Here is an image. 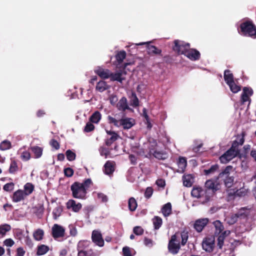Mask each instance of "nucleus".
I'll return each mask as SVG.
<instances>
[{"label":"nucleus","mask_w":256,"mask_h":256,"mask_svg":"<svg viewBox=\"0 0 256 256\" xmlns=\"http://www.w3.org/2000/svg\"><path fill=\"white\" fill-rule=\"evenodd\" d=\"M92 184V182L90 178H86L82 182H74L70 186L72 196L75 198L85 199L87 191Z\"/></svg>","instance_id":"f257e3e1"},{"label":"nucleus","mask_w":256,"mask_h":256,"mask_svg":"<svg viewBox=\"0 0 256 256\" xmlns=\"http://www.w3.org/2000/svg\"><path fill=\"white\" fill-rule=\"evenodd\" d=\"M238 32L242 36L256 38V26L252 20H246L241 22Z\"/></svg>","instance_id":"f03ea898"},{"label":"nucleus","mask_w":256,"mask_h":256,"mask_svg":"<svg viewBox=\"0 0 256 256\" xmlns=\"http://www.w3.org/2000/svg\"><path fill=\"white\" fill-rule=\"evenodd\" d=\"M108 120L109 124H113L116 127L122 126L125 130L130 128L135 124L134 120L132 118H126L117 120L110 116H108Z\"/></svg>","instance_id":"7ed1b4c3"},{"label":"nucleus","mask_w":256,"mask_h":256,"mask_svg":"<svg viewBox=\"0 0 256 256\" xmlns=\"http://www.w3.org/2000/svg\"><path fill=\"white\" fill-rule=\"evenodd\" d=\"M191 195L194 198H202V203L208 202L210 200V192L200 186H195L193 187Z\"/></svg>","instance_id":"20e7f679"},{"label":"nucleus","mask_w":256,"mask_h":256,"mask_svg":"<svg viewBox=\"0 0 256 256\" xmlns=\"http://www.w3.org/2000/svg\"><path fill=\"white\" fill-rule=\"evenodd\" d=\"M233 167L232 166H227L218 174V178H221L224 180V185L227 188H230L234 181V178L232 176H230V172L232 170Z\"/></svg>","instance_id":"39448f33"},{"label":"nucleus","mask_w":256,"mask_h":256,"mask_svg":"<svg viewBox=\"0 0 256 256\" xmlns=\"http://www.w3.org/2000/svg\"><path fill=\"white\" fill-rule=\"evenodd\" d=\"M174 45L172 46V50L178 55H186L187 51L190 48V44L184 41L176 40L174 41Z\"/></svg>","instance_id":"423d86ee"},{"label":"nucleus","mask_w":256,"mask_h":256,"mask_svg":"<svg viewBox=\"0 0 256 256\" xmlns=\"http://www.w3.org/2000/svg\"><path fill=\"white\" fill-rule=\"evenodd\" d=\"M168 251L172 254H177L180 249V244L178 240L176 234L172 236L170 240L168 246Z\"/></svg>","instance_id":"0eeeda50"},{"label":"nucleus","mask_w":256,"mask_h":256,"mask_svg":"<svg viewBox=\"0 0 256 256\" xmlns=\"http://www.w3.org/2000/svg\"><path fill=\"white\" fill-rule=\"evenodd\" d=\"M202 248L207 252H212L215 248L214 236H211L204 238L202 242Z\"/></svg>","instance_id":"6e6552de"},{"label":"nucleus","mask_w":256,"mask_h":256,"mask_svg":"<svg viewBox=\"0 0 256 256\" xmlns=\"http://www.w3.org/2000/svg\"><path fill=\"white\" fill-rule=\"evenodd\" d=\"M218 184L212 180H208L206 181L204 188L206 192H210V198L219 189Z\"/></svg>","instance_id":"1a4fd4ad"},{"label":"nucleus","mask_w":256,"mask_h":256,"mask_svg":"<svg viewBox=\"0 0 256 256\" xmlns=\"http://www.w3.org/2000/svg\"><path fill=\"white\" fill-rule=\"evenodd\" d=\"M64 228L58 224H54L52 228V236L54 239L64 236Z\"/></svg>","instance_id":"9d476101"},{"label":"nucleus","mask_w":256,"mask_h":256,"mask_svg":"<svg viewBox=\"0 0 256 256\" xmlns=\"http://www.w3.org/2000/svg\"><path fill=\"white\" fill-rule=\"evenodd\" d=\"M92 241L97 246L102 247L104 246V240L100 232L97 230H94L92 234Z\"/></svg>","instance_id":"9b49d317"},{"label":"nucleus","mask_w":256,"mask_h":256,"mask_svg":"<svg viewBox=\"0 0 256 256\" xmlns=\"http://www.w3.org/2000/svg\"><path fill=\"white\" fill-rule=\"evenodd\" d=\"M209 220L208 218H203L196 220L193 225L194 230L198 232H201L208 224Z\"/></svg>","instance_id":"f8f14e48"},{"label":"nucleus","mask_w":256,"mask_h":256,"mask_svg":"<svg viewBox=\"0 0 256 256\" xmlns=\"http://www.w3.org/2000/svg\"><path fill=\"white\" fill-rule=\"evenodd\" d=\"M237 156L236 153L230 148L220 156V160L222 163L226 164Z\"/></svg>","instance_id":"ddd939ff"},{"label":"nucleus","mask_w":256,"mask_h":256,"mask_svg":"<svg viewBox=\"0 0 256 256\" xmlns=\"http://www.w3.org/2000/svg\"><path fill=\"white\" fill-rule=\"evenodd\" d=\"M244 210H240L238 212L232 214L229 218L228 222L230 224H233L236 223L238 218H245L247 217V214L243 212Z\"/></svg>","instance_id":"4468645a"},{"label":"nucleus","mask_w":256,"mask_h":256,"mask_svg":"<svg viewBox=\"0 0 256 256\" xmlns=\"http://www.w3.org/2000/svg\"><path fill=\"white\" fill-rule=\"evenodd\" d=\"M66 208L75 212H78L82 208V205L80 203H76L74 200H70L66 204Z\"/></svg>","instance_id":"2eb2a0df"},{"label":"nucleus","mask_w":256,"mask_h":256,"mask_svg":"<svg viewBox=\"0 0 256 256\" xmlns=\"http://www.w3.org/2000/svg\"><path fill=\"white\" fill-rule=\"evenodd\" d=\"M185 56L192 60L196 61L200 58V54L196 49L190 48Z\"/></svg>","instance_id":"dca6fc26"},{"label":"nucleus","mask_w":256,"mask_h":256,"mask_svg":"<svg viewBox=\"0 0 256 256\" xmlns=\"http://www.w3.org/2000/svg\"><path fill=\"white\" fill-rule=\"evenodd\" d=\"M150 154H152L155 158L160 160H164L168 158L167 152L164 151L158 150L154 148H151L150 149Z\"/></svg>","instance_id":"f3484780"},{"label":"nucleus","mask_w":256,"mask_h":256,"mask_svg":"<svg viewBox=\"0 0 256 256\" xmlns=\"http://www.w3.org/2000/svg\"><path fill=\"white\" fill-rule=\"evenodd\" d=\"M144 44H146V49L148 54L150 55H156L161 54V50L158 48L156 46H154L150 44L148 42L140 43L139 44H138V45H142Z\"/></svg>","instance_id":"a211bd4d"},{"label":"nucleus","mask_w":256,"mask_h":256,"mask_svg":"<svg viewBox=\"0 0 256 256\" xmlns=\"http://www.w3.org/2000/svg\"><path fill=\"white\" fill-rule=\"evenodd\" d=\"M116 108L122 112L126 111V110H130L128 106L127 99L126 97H122L116 104Z\"/></svg>","instance_id":"6ab92c4d"},{"label":"nucleus","mask_w":256,"mask_h":256,"mask_svg":"<svg viewBox=\"0 0 256 256\" xmlns=\"http://www.w3.org/2000/svg\"><path fill=\"white\" fill-rule=\"evenodd\" d=\"M126 51L124 50L117 52L115 56L116 61L114 62V64L116 65V67H120L119 66L122 64L124 60L126 58Z\"/></svg>","instance_id":"aec40b11"},{"label":"nucleus","mask_w":256,"mask_h":256,"mask_svg":"<svg viewBox=\"0 0 256 256\" xmlns=\"http://www.w3.org/2000/svg\"><path fill=\"white\" fill-rule=\"evenodd\" d=\"M94 72L102 78L106 79L109 78L110 71L108 69H104L102 68H98L94 70Z\"/></svg>","instance_id":"412c9836"},{"label":"nucleus","mask_w":256,"mask_h":256,"mask_svg":"<svg viewBox=\"0 0 256 256\" xmlns=\"http://www.w3.org/2000/svg\"><path fill=\"white\" fill-rule=\"evenodd\" d=\"M26 196L22 190H18L15 192L12 197V201L15 202H19L25 198Z\"/></svg>","instance_id":"4be33fe9"},{"label":"nucleus","mask_w":256,"mask_h":256,"mask_svg":"<svg viewBox=\"0 0 256 256\" xmlns=\"http://www.w3.org/2000/svg\"><path fill=\"white\" fill-rule=\"evenodd\" d=\"M178 167V172H184L187 166V160L186 158L180 156L177 162Z\"/></svg>","instance_id":"5701e85b"},{"label":"nucleus","mask_w":256,"mask_h":256,"mask_svg":"<svg viewBox=\"0 0 256 256\" xmlns=\"http://www.w3.org/2000/svg\"><path fill=\"white\" fill-rule=\"evenodd\" d=\"M122 70L116 73H112L110 72V78L112 81H118L120 82H122V81L124 80V78H122Z\"/></svg>","instance_id":"b1692460"},{"label":"nucleus","mask_w":256,"mask_h":256,"mask_svg":"<svg viewBox=\"0 0 256 256\" xmlns=\"http://www.w3.org/2000/svg\"><path fill=\"white\" fill-rule=\"evenodd\" d=\"M104 172L106 174L110 175L112 174L114 170L113 162L107 161L104 164Z\"/></svg>","instance_id":"393cba45"},{"label":"nucleus","mask_w":256,"mask_h":256,"mask_svg":"<svg viewBox=\"0 0 256 256\" xmlns=\"http://www.w3.org/2000/svg\"><path fill=\"white\" fill-rule=\"evenodd\" d=\"M162 212L164 216L167 217L171 214L172 212V204L170 202H168L164 204L162 209Z\"/></svg>","instance_id":"a878e982"},{"label":"nucleus","mask_w":256,"mask_h":256,"mask_svg":"<svg viewBox=\"0 0 256 256\" xmlns=\"http://www.w3.org/2000/svg\"><path fill=\"white\" fill-rule=\"evenodd\" d=\"M90 242L87 240H80L77 244L76 249L78 252L82 251L84 249H87L89 248Z\"/></svg>","instance_id":"bb28decb"},{"label":"nucleus","mask_w":256,"mask_h":256,"mask_svg":"<svg viewBox=\"0 0 256 256\" xmlns=\"http://www.w3.org/2000/svg\"><path fill=\"white\" fill-rule=\"evenodd\" d=\"M224 80L227 84H230L234 82V76L229 70H226L224 72Z\"/></svg>","instance_id":"cd10ccee"},{"label":"nucleus","mask_w":256,"mask_h":256,"mask_svg":"<svg viewBox=\"0 0 256 256\" xmlns=\"http://www.w3.org/2000/svg\"><path fill=\"white\" fill-rule=\"evenodd\" d=\"M24 190H23L24 194L26 196L30 194L34 190V186L33 184L30 182H27L24 186Z\"/></svg>","instance_id":"c85d7f7f"},{"label":"nucleus","mask_w":256,"mask_h":256,"mask_svg":"<svg viewBox=\"0 0 256 256\" xmlns=\"http://www.w3.org/2000/svg\"><path fill=\"white\" fill-rule=\"evenodd\" d=\"M102 114L98 111H96L90 118V121L91 122L98 124L100 120Z\"/></svg>","instance_id":"c756f323"},{"label":"nucleus","mask_w":256,"mask_h":256,"mask_svg":"<svg viewBox=\"0 0 256 256\" xmlns=\"http://www.w3.org/2000/svg\"><path fill=\"white\" fill-rule=\"evenodd\" d=\"M44 236V232L40 228L37 229L33 233V237L37 241L41 240L43 238Z\"/></svg>","instance_id":"7c9ffc66"},{"label":"nucleus","mask_w":256,"mask_h":256,"mask_svg":"<svg viewBox=\"0 0 256 256\" xmlns=\"http://www.w3.org/2000/svg\"><path fill=\"white\" fill-rule=\"evenodd\" d=\"M152 222L154 230H158L162 224V218L158 216H154L152 219Z\"/></svg>","instance_id":"2f4dec72"},{"label":"nucleus","mask_w":256,"mask_h":256,"mask_svg":"<svg viewBox=\"0 0 256 256\" xmlns=\"http://www.w3.org/2000/svg\"><path fill=\"white\" fill-rule=\"evenodd\" d=\"M32 152L34 154L35 158H40L42 154V148L38 146H34L30 147Z\"/></svg>","instance_id":"473e14b6"},{"label":"nucleus","mask_w":256,"mask_h":256,"mask_svg":"<svg viewBox=\"0 0 256 256\" xmlns=\"http://www.w3.org/2000/svg\"><path fill=\"white\" fill-rule=\"evenodd\" d=\"M128 209L131 212H134L138 206L137 202L136 200V199L132 197L129 198L128 201Z\"/></svg>","instance_id":"72a5a7b5"},{"label":"nucleus","mask_w":256,"mask_h":256,"mask_svg":"<svg viewBox=\"0 0 256 256\" xmlns=\"http://www.w3.org/2000/svg\"><path fill=\"white\" fill-rule=\"evenodd\" d=\"M108 88V86L106 82L103 80L100 81L96 86V90L100 92H102Z\"/></svg>","instance_id":"f704fd0d"},{"label":"nucleus","mask_w":256,"mask_h":256,"mask_svg":"<svg viewBox=\"0 0 256 256\" xmlns=\"http://www.w3.org/2000/svg\"><path fill=\"white\" fill-rule=\"evenodd\" d=\"M130 104L134 108H136L139 106L138 98L136 93L133 92H132V96H130Z\"/></svg>","instance_id":"c9c22d12"},{"label":"nucleus","mask_w":256,"mask_h":256,"mask_svg":"<svg viewBox=\"0 0 256 256\" xmlns=\"http://www.w3.org/2000/svg\"><path fill=\"white\" fill-rule=\"evenodd\" d=\"M49 250V247L47 246L42 244L38 247L36 254L38 256H42L46 254Z\"/></svg>","instance_id":"e433bc0d"},{"label":"nucleus","mask_w":256,"mask_h":256,"mask_svg":"<svg viewBox=\"0 0 256 256\" xmlns=\"http://www.w3.org/2000/svg\"><path fill=\"white\" fill-rule=\"evenodd\" d=\"M11 229L10 225L4 224L0 226V238L3 237L6 234V232L10 231Z\"/></svg>","instance_id":"4c0bfd02"},{"label":"nucleus","mask_w":256,"mask_h":256,"mask_svg":"<svg viewBox=\"0 0 256 256\" xmlns=\"http://www.w3.org/2000/svg\"><path fill=\"white\" fill-rule=\"evenodd\" d=\"M213 224L215 227L216 232H218V234H220L223 231L224 229V226L219 220L214 221L213 222Z\"/></svg>","instance_id":"58836bf2"},{"label":"nucleus","mask_w":256,"mask_h":256,"mask_svg":"<svg viewBox=\"0 0 256 256\" xmlns=\"http://www.w3.org/2000/svg\"><path fill=\"white\" fill-rule=\"evenodd\" d=\"M192 177L191 175L188 174L182 176L183 184L186 187H190L192 185V182L191 180Z\"/></svg>","instance_id":"ea45409f"},{"label":"nucleus","mask_w":256,"mask_h":256,"mask_svg":"<svg viewBox=\"0 0 256 256\" xmlns=\"http://www.w3.org/2000/svg\"><path fill=\"white\" fill-rule=\"evenodd\" d=\"M180 237L182 238L181 245L184 246L187 242L188 238V232L186 230H183L180 232Z\"/></svg>","instance_id":"a19ab883"},{"label":"nucleus","mask_w":256,"mask_h":256,"mask_svg":"<svg viewBox=\"0 0 256 256\" xmlns=\"http://www.w3.org/2000/svg\"><path fill=\"white\" fill-rule=\"evenodd\" d=\"M119 138L118 134L110 136V138H107L105 140V144L108 146H110L114 142H116Z\"/></svg>","instance_id":"79ce46f5"},{"label":"nucleus","mask_w":256,"mask_h":256,"mask_svg":"<svg viewBox=\"0 0 256 256\" xmlns=\"http://www.w3.org/2000/svg\"><path fill=\"white\" fill-rule=\"evenodd\" d=\"M219 168V166L218 164L212 165L210 168L208 170H204V173L206 175H208L210 174H214Z\"/></svg>","instance_id":"37998d69"},{"label":"nucleus","mask_w":256,"mask_h":256,"mask_svg":"<svg viewBox=\"0 0 256 256\" xmlns=\"http://www.w3.org/2000/svg\"><path fill=\"white\" fill-rule=\"evenodd\" d=\"M95 254L92 248L87 250L86 252L80 251L78 252V256H94Z\"/></svg>","instance_id":"c03bdc74"},{"label":"nucleus","mask_w":256,"mask_h":256,"mask_svg":"<svg viewBox=\"0 0 256 256\" xmlns=\"http://www.w3.org/2000/svg\"><path fill=\"white\" fill-rule=\"evenodd\" d=\"M11 148V143L10 141L5 140L2 142L0 144V150H5L10 149Z\"/></svg>","instance_id":"a18cd8bd"},{"label":"nucleus","mask_w":256,"mask_h":256,"mask_svg":"<svg viewBox=\"0 0 256 256\" xmlns=\"http://www.w3.org/2000/svg\"><path fill=\"white\" fill-rule=\"evenodd\" d=\"M62 209L60 206L55 208L52 211V216L54 220H56L61 214Z\"/></svg>","instance_id":"49530a36"},{"label":"nucleus","mask_w":256,"mask_h":256,"mask_svg":"<svg viewBox=\"0 0 256 256\" xmlns=\"http://www.w3.org/2000/svg\"><path fill=\"white\" fill-rule=\"evenodd\" d=\"M239 146H240L239 142H237L236 140H234L233 142L232 146L230 148V149L231 150H232L234 152L236 153L238 156L240 153Z\"/></svg>","instance_id":"de8ad7c7"},{"label":"nucleus","mask_w":256,"mask_h":256,"mask_svg":"<svg viewBox=\"0 0 256 256\" xmlns=\"http://www.w3.org/2000/svg\"><path fill=\"white\" fill-rule=\"evenodd\" d=\"M247 192L248 190L244 188H240V189L236 190L235 191L236 196L238 197L244 196L246 195Z\"/></svg>","instance_id":"09e8293b"},{"label":"nucleus","mask_w":256,"mask_h":256,"mask_svg":"<svg viewBox=\"0 0 256 256\" xmlns=\"http://www.w3.org/2000/svg\"><path fill=\"white\" fill-rule=\"evenodd\" d=\"M66 158L69 161H72L76 159V154L74 152L70 150H68L66 152Z\"/></svg>","instance_id":"8fccbe9b"},{"label":"nucleus","mask_w":256,"mask_h":256,"mask_svg":"<svg viewBox=\"0 0 256 256\" xmlns=\"http://www.w3.org/2000/svg\"><path fill=\"white\" fill-rule=\"evenodd\" d=\"M18 170V166L16 160H12L9 172L12 174H14Z\"/></svg>","instance_id":"3c124183"},{"label":"nucleus","mask_w":256,"mask_h":256,"mask_svg":"<svg viewBox=\"0 0 256 256\" xmlns=\"http://www.w3.org/2000/svg\"><path fill=\"white\" fill-rule=\"evenodd\" d=\"M228 85L229 86L230 90L234 93L238 92L241 89L240 86L236 84L234 82H233L232 83H231L230 84H228Z\"/></svg>","instance_id":"603ef678"},{"label":"nucleus","mask_w":256,"mask_h":256,"mask_svg":"<svg viewBox=\"0 0 256 256\" xmlns=\"http://www.w3.org/2000/svg\"><path fill=\"white\" fill-rule=\"evenodd\" d=\"M226 238L224 237L223 236L218 235L217 238V247L219 249H222L224 244V240Z\"/></svg>","instance_id":"864d4df0"},{"label":"nucleus","mask_w":256,"mask_h":256,"mask_svg":"<svg viewBox=\"0 0 256 256\" xmlns=\"http://www.w3.org/2000/svg\"><path fill=\"white\" fill-rule=\"evenodd\" d=\"M246 89L243 90V92L241 95V101L242 104H244V102L250 100V96L246 94Z\"/></svg>","instance_id":"5fc2aeb1"},{"label":"nucleus","mask_w":256,"mask_h":256,"mask_svg":"<svg viewBox=\"0 0 256 256\" xmlns=\"http://www.w3.org/2000/svg\"><path fill=\"white\" fill-rule=\"evenodd\" d=\"M100 154L102 156H104L105 158H107L108 156L110 154L109 150L104 147H101L100 149Z\"/></svg>","instance_id":"6e6d98bb"},{"label":"nucleus","mask_w":256,"mask_h":256,"mask_svg":"<svg viewBox=\"0 0 256 256\" xmlns=\"http://www.w3.org/2000/svg\"><path fill=\"white\" fill-rule=\"evenodd\" d=\"M94 128V125L90 122L86 123L84 128V131L86 132H89L92 131Z\"/></svg>","instance_id":"4d7b16f0"},{"label":"nucleus","mask_w":256,"mask_h":256,"mask_svg":"<svg viewBox=\"0 0 256 256\" xmlns=\"http://www.w3.org/2000/svg\"><path fill=\"white\" fill-rule=\"evenodd\" d=\"M64 176L66 177H72L74 174V170L70 168H65L64 170Z\"/></svg>","instance_id":"13d9d810"},{"label":"nucleus","mask_w":256,"mask_h":256,"mask_svg":"<svg viewBox=\"0 0 256 256\" xmlns=\"http://www.w3.org/2000/svg\"><path fill=\"white\" fill-rule=\"evenodd\" d=\"M144 229L140 226H136L133 228V232L138 236L142 235L144 233Z\"/></svg>","instance_id":"bf43d9fd"},{"label":"nucleus","mask_w":256,"mask_h":256,"mask_svg":"<svg viewBox=\"0 0 256 256\" xmlns=\"http://www.w3.org/2000/svg\"><path fill=\"white\" fill-rule=\"evenodd\" d=\"M20 157L24 161H28L30 158V154L28 152L24 151L22 152Z\"/></svg>","instance_id":"052dcab7"},{"label":"nucleus","mask_w":256,"mask_h":256,"mask_svg":"<svg viewBox=\"0 0 256 256\" xmlns=\"http://www.w3.org/2000/svg\"><path fill=\"white\" fill-rule=\"evenodd\" d=\"M153 194V189L152 187H148L144 192V196L146 198H150Z\"/></svg>","instance_id":"680f3d73"},{"label":"nucleus","mask_w":256,"mask_h":256,"mask_svg":"<svg viewBox=\"0 0 256 256\" xmlns=\"http://www.w3.org/2000/svg\"><path fill=\"white\" fill-rule=\"evenodd\" d=\"M14 184L12 182L7 183L4 186V190L6 192H10L14 189Z\"/></svg>","instance_id":"e2e57ef3"},{"label":"nucleus","mask_w":256,"mask_h":256,"mask_svg":"<svg viewBox=\"0 0 256 256\" xmlns=\"http://www.w3.org/2000/svg\"><path fill=\"white\" fill-rule=\"evenodd\" d=\"M50 145L54 148V149L56 150H58L60 148V144L59 142L56 140L54 139H52L50 141Z\"/></svg>","instance_id":"0e129e2a"},{"label":"nucleus","mask_w":256,"mask_h":256,"mask_svg":"<svg viewBox=\"0 0 256 256\" xmlns=\"http://www.w3.org/2000/svg\"><path fill=\"white\" fill-rule=\"evenodd\" d=\"M156 184L159 187L164 188L166 186V182L164 180L160 178L156 180Z\"/></svg>","instance_id":"69168bd1"},{"label":"nucleus","mask_w":256,"mask_h":256,"mask_svg":"<svg viewBox=\"0 0 256 256\" xmlns=\"http://www.w3.org/2000/svg\"><path fill=\"white\" fill-rule=\"evenodd\" d=\"M122 252L124 256H132L130 249L128 246H125L123 248Z\"/></svg>","instance_id":"338daca9"},{"label":"nucleus","mask_w":256,"mask_h":256,"mask_svg":"<svg viewBox=\"0 0 256 256\" xmlns=\"http://www.w3.org/2000/svg\"><path fill=\"white\" fill-rule=\"evenodd\" d=\"M14 244V241L12 238H7L4 242V244L9 247L12 246Z\"/></svg>","instance_id":"774afa93"}]
</instances>
